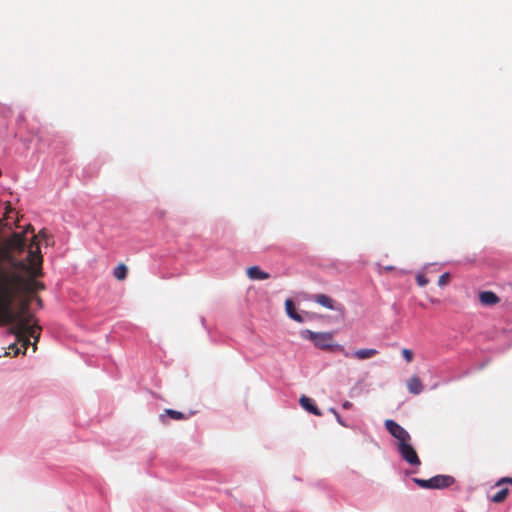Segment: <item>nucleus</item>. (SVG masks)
<instances>
[{
	"mask_svg": "<svg viewBox=\"0 0 512 512\" xmlns=\"http://www.w3.org/2000/svg\"><path fill=\"white\" fill-rule=\"evenodd\" d=\"M27 270V264L13 259L8 251L0 248V324L10 325V333L15 335L16 343L9 349L17 355L20 353L18 344L26 352L32 343L33 352L40 338L41 327L36 323L34 315L30 312L32 294L44 290V283L37 280L42 276V268L32 267Z\"/></svg>",
	"mask_w": 512,
	"mask_h": 512,
	"instance_id": "obj_1",
	"label": "nucleus"
},
{
	"mask_svg": "<svg viewBox=\"0 0 512 512\" xmlns=\"http://www.w3.org/2000/svg\"><path fill=\"white\" fill-rule=\"evenodd\" d=\"M42 240L45 241L46 245H48L51 240V237L47 234V232L45 230H41L38 233V235L33 236L32 242L28 249V255H27L28 265H27L26 271H28L32 267L42 268L41 265H42L43 258H42V255L40 253V248H39V242Z\"/></svg>",
	"mask_w": 512,
	"mask_h": 512,
	"instance_id": "obj_2",
	"label": "nucleus"
},
{
	"mask_svg": "<svg viewBox=\"0 0 512 512\" xmlns=\"http://www.w3.org/2000/svg\"><path fill=\"white\" fill-rule=\"evenodd\" d=\"M304 335L319 349L344 351L341 345L333 344L334 334L332 332H313L305 330Z\"/></svg>",
	"mask_w": 512,
	"mask_h": 512,
	"instance_id": "obj_3",
	"label": "nucleus"
},
{
	"mask_svg": "<svg viewBox=\"0 0 512 512\" xmlns=\"http://www.w3.org/2000/svg\"><path fill=\"white\" fill-rule=\"evenodd\" d=\"M413 482L423 489H443L454 483V478L449 475H437L430 479L413 478Z\"/></svg>",
	"mask_w": 512,
	"mask_h": 512,
	"instance_id": "obj_4",
	"label": "nucleus"
},
{
	"mask_svg": "<svg viewBox=\"0 0 512 512\" xmlns=\"http://www.w3.org/2000/svg\"><path fill=\"white\" fill-rule=\"evenodd\" d=\"M384 425L387 431L397 439V446L405 442H411L412 439L408 431L394 420L387 419L385 420Z\"/></svg>",
	"mask_w": 512,
	"mask_h": 512,
	"instance_id": "obj_5",
	"label": "nucleus"
},
{
	"mask_svg": "<svg viewBox=\"0 0 512 512\" xmlns=\"http://www.w3.org/2000/svg\"><path fill=\"white\" fill-rule=\"evenodd\" d=\"M401 457L412 466H419L421 461L411 442H405L397 446Z\"/></svg>",
	"mask_w": 512,
	"mask_h": 512,
	"instance_id": "obj_6",
	"label": "nucleus"
},
{
	"mask_svg": "<svg viewBox=\"0 0 512 512\" xmlns=\"http://www.w3.org/2000/svg\"><path fill=\"white\" fill-rule=\"evenodd\" d=\"M25 247V237L22 233H13L6 243L0 244V248H4L8 251L13 259H16L13 255V250L22 251Z\"/></svg>",
	"mask_w": 512,
	"mask_h": 512,
	"instance_id": "obj_7",
	"label": "nucleus"
},
{
	"mask_svg": "<svg viewBox=\"0 0 512 512\" xmlns=\"http://www.w3.org/2000/svg\"><path fill=\"white\" fill-rule=\"evenodd\" d=\"M312 300L330 310H343V306L341 304H336L331 297L325 294H315L312 297Z\"/></svg>",
	"mask_w": 512,
	"mask_h": 512,
	"instance_id": "obj_8",
	"label": "nucleus"
},
{
	"mask_svg": "<svg viewBox=\"0 0 512 512\" xmlns=\"http://www.w3.org/2000/svg\"><path fill=\"white\" fill-rule=\"evenodd\" d=\"M479 301L484 306H494L500 302V298L492 291H482L479 293Z\"/></svg>",
	"mask_w": 512,
	"mask_h": 512,
	"instance_id": "obj_9",
	"label": "nucleus"
},
{
	"mask_svg": "<svg viewBox=\"0 0 512 512\" xmlns=\"http://www.w3.org/2000/svg\"><path fill=\"white\" fill-rule=\"evenodd\" d=\"M299 402H300V405L302 406V408L305 409L306 411H308L316 416L322 415L321 411L319 410V408L316 406V404L314 403V401L311 398L303 395L300 397Z\"/></svg>",
	"mask_w": 512,
	"mask_h": 512,
	"instance_id": "obj_10",
	"label": "nucleus"
},
{
	"mask_svg": "<svg viewBox=\"0 0 512 512\" xmlns=\"http://www.w3.org/2000/svg\"><path fill=\"white\" fill-rule=\"evenodd\" d=\"M407 389L412 394H420L424 389L421 379L418 376H412L407 382Z\"/></svg>",
	"mask_w": 512,
	"mask_h": 512,
	"instance_id": "obj_11",
	"label": "nucleus"
},
{
	"mask_svg": "<svg viewBox=\"0 0 512 512\" xmlns=\"http://www.w3.org/2000/svg\"><path fill=\"white\" fill-rule=\"evenodd\" d=\"M247 275L250 279L253 280H265L269 278V274L262 271L258 266L249 267L247 270Z\"/></svg>",
	"mask_w": 512,
	"mask_h": 512,
	"instance_id": "obj_12",
	"label": "nucleus"
},
{
	"mask_svg": "<svg viewBox=\"0 0 512 512\" xmlns=\"http://www.w3.org/2000/svg\"><path fill=\"white\" fill-rule=\"evenodd\" d=\"M285 309L288 316L296 322H303L302 316L296 312L295 305L291 299L285 301Z\"/></svg>",
	"mask_w": 512,
	"mask_h": 512,
	"instance_id": "obj_13",
	"label": "nucleus"
},
{
	"mask_svg": "<svg viewBox=\"0 0 512 512\" xmlns=\"http://www.w3.org/2000/svg\"><path fill=\"white\" fill-rule=\"evenodd\" d=\"M378 354L376 349H359L353 353V356L359 360L368 359Z\"/></svg>",
	"mask_w": 512,
	"mask_h": 512,
	"instance_id": "obj_14",
	"label": "nucleus"
},
{
	"mask_svg": "<svg viewBox=\"0 0 512 512\" xmlns=\"http://www.w3.org/2000/svg\"><path fill=\"white\" fill-rule=\"evenodd\" d=\"M509 494L508 488H501L499 491H497L494 495L490 497V500L494 503H502L505 501Z\"/></svg>",
	"mask_w": 512,
	"mask_h": 512,
	"instance_id": "obj_15",
	"label": "nucleus"
},
{
	"mask_svg": "<svg viewBox=\"0 0 512 512\" xmlns=\"http://www.w3.org/2000/svg\"><path fill=\"white\" fill-rule=\"evenodd\" d=\"M128 268L125 264H119L113 271L114 277L119 280L123 281L127 277Z\"/></svg>",
	"mask_w": 512,
	"mask_h": 512,
	"instance_id": "obj_16",
	"label": "nucleus"
},
{
	"mask_svg": "<svg viewBox=\"0 0 512 512\" xmlns=\"http://www.w3.org/2000/svg\"><path fill=\"white\" fill-rule=\"evenodd\" d=\"M165 414L168 415L170 418H172L174 420H184V419L188 418L182 412L176 411V410H173V409H166L165 410Z\"/></svg>",
	"mask_w": 512,
	"mask_h": 512,
	"instance_id": "obj_17",
	"label": "nucleus"
},
{
	"mask_svg": "<svg viewBox=\"0 0 512 512\" xmlns=\"http://www.w3.org/2000/svg\"><path fill=\"white\" fill-rule=\"evenodd\" d=\"M450 281V274L449 273H443L442 275H440L439 279H438V285L439 286H445L449 283Z\"/></svg>",
	"mask_w": 512,
	"mask_h": 512,
	"instance_id": "obj_18",
	"label": "nucleus"
},
{
	"mask_svg": "<svg viewBox=\"0 0 512 512\" xmlns=\"http://www.w3.org/2000/svg\"><path fill=\"white\" fill-rule=\"evenodd\" d=\"M416 282L419 286L424 287L429 283V280L423 274H418L416 276Z\"/></svg>",
	"mask_w": 512,
	"mask_h": 512,
	"instance_id": "obj_19",
	"label": "nucleus"
},
{
	"mask_svg": "<svg viewBox=\"0 0 512 512\" xmlns=\"http://www.w3.org/2000/svg\"><path fill=\"white\" fill-rule=\"evenodd\" d=\"M402 356L407 362H411L413 360V352L410 349H402Z\"/></svg>",
	"mask_w": 512,
	"mask_h": 512,
	"instance_id": "obj_20",
	"label": "nucleus"
},
{
	"mask_svg": "<svg viewBox=\"0 0 512 512\" xmlns=\"http://www.w3.org/2000/svg\"><path fill=\"white\" fill-rule=\"evenodd\" d=\"M505 483H508V484L512 485V477H503V478H501L500 480L497 481L496 486L499 487V486H501L502 484H505Z\"/></svg>",
	"mask_w": 512,
	"mask_h": 512,
	"instance_id": "obj_21",
	"label": "nucleus"
},
{
	"mask_svg": "<svg viewBox=\"0 0 512 512\" xmlns=\"http://www.w3.org/2000/svg\"><path fill=\"white\" fill-rule=\"evenodd\" d=\"M32 300H35L40 308L43 307L42 299L39 296H34V294H32Z\"/></svg>",
	"mask_w": 512,
	"mask_h": 512,
	"instance_id": "obj_22",
	"label": "nucleus"
},
{
	"mask_svg": "<svg viewBox=\"0 0 512 512\" xmlns=\"http://www.w3.org/2000/svg\"><path fill=\"white\" fill-rule=\"evenodd\" d=\"M335 418H336L337 422H338L341 426H343V427H347V424L344 422V420L342 419V417L340 416V414L336 415V416H335Z\"/></svg>",
	"mask_w": 512,
	"mask_h": 512,
	"instance_id": "obj_23",
	"label": "nucleus"
},
{
	"mask_svg": "<svg viewBox=\"0 0 512 512\" xmlns=\"http://www.w3.org/2000/svg\"><path fill=\"white\" fill-rule=\"evenodd\" d=\"M352 406H353V404H352V402H350V401H345V402H343V404H342V407H343L344 409H346V410L351 409V408H352Z\"/></svg>",
	"mask_w": 512,
	"mask_h": 512,
	"instance_id": "obj_24",
	"label": "nucleus"
},
{
	"mask_svg": "<svg viewBox=\"0 0 512 512\" xmlns=\"http://www.w3.org/2000/svg\"><path fill=\"white\" fill-rule=\"evenodd\" d=\"M329 411L334 415H338L339 413L334 409V408H330Z\"/></svg>",
	"mask_w": 512,
	"mask_h": 512,
	"instance_id": "obj_25",
	"label": "nucleus"
},
{
	"mask_svg": "<svg viewBox=\"0 0 512 512\" xmlns=\"http://www.w3.org/2000/svg\"><path fill=\"white\" fill-rule=\"evenodd\" d=\"M329 411L334 415H338L339 413L334 409V408H330Z\"/></svg>",
	"mask_w": 512,
	"mask_h": 512,
	"instance_id": "obj_26",
	"label": "nucleus"
},
{
	"mask_svg": "<svg viewBox=\"0 0 512 512\" xmlns=\"http://www.w3.org/2000/svg\"><path fill=\"white\" fill-rule=\"evenodd\" d=\"M12 212V209L10 208L9 210L6 211L5 213V216H6V219L10 218V213Z\"/></svg>",
	"mask_w": 512,
	"mask_h": 512,
	"instance_id": "obj_27",
	"label": "nucleus"
},
{
	"mask_svg": "<svg viewBox=\"0 0 512 512\" xmlns=\"http://www.w3.org/2000/svg\"><path fill=\"white\" fill-rule=\"evenodd\" d=\"M27 230H31L32 232L34 231V229L31 227V225H28V229Z\"/></svg>",
	"mask_w": 512,
	"mask_h": 512,
	"instance_id": "obj_28",
	"label": "nucleus"
},
{
	"mask_svg": "<svg viewBox=\"0 0 512 512\" xmlns=\"http://www.w3.org/2000/svg\"><path fill=\"white\" fill-rule=\"evenodd\" d=\"M344 355H345L346 357H348V356H349V353H348V352H344Z\"/></svg>",
	"mask_w": 512,
	"mask_h": 512,
	"instance_id": "obj_29",
	"label": "nucleus"
}]
</instances>
